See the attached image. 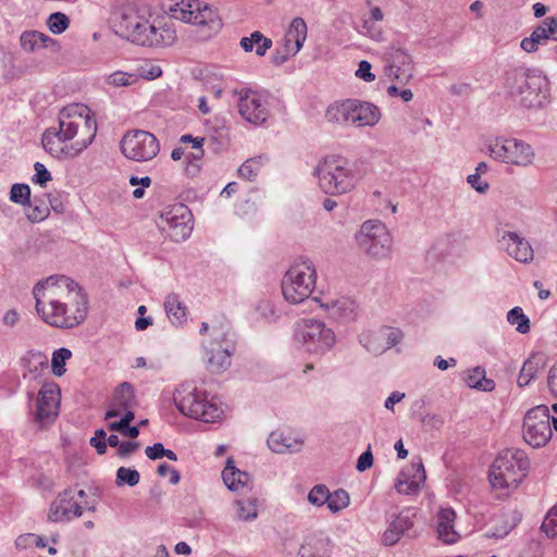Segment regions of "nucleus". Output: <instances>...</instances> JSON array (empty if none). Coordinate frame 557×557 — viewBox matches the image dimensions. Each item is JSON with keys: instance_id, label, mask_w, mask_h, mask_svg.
Wrapping results in <instances>:
<instances>
[{"instance_id": "2eb2a0df", "label": "nucleus", "mask_w": 557, "mask_h": 557, "mask_svg": "<svg viewBox=\"0 0 557 557\" xmlns=\"http://www.w3.org/2000/svg\"><path fill=\"white\" fill-rule=\"evenodd\" d=\"M172 17L185 23L208 26L211 32H219L222 21L207 4L198 0L181 1L171 9Z\"/></svg>"}, {"instance_id": "09e8293b", "label": "nucleus", "mask_w": 557, "mask_h": 557, "mask_svg": "<svg viewBox=\"0 0 557 557\" xmlns=\"http://www.w3.org/2000/svg\"><path fill=\"white\" fill-rule=\"evenodd\" d=\"M48 27L53 34H62L70 25V18L62 12L50 14L47 21Z\"/></svg>"}, {"instance_id": "c85d7f7f", "label": "nucleus", "mask_w": 557, "mask_h": 557, "mask_svg": "<svg viewBox=\"0 0 557 557\" xmlns=\"http://www.w3.org/2000/svg\"><path fill=\"white\" fill-rule=\"evenodd\" d=\"M355 101V127L374 126L381 119V110L371 102L352 99Z\"/></svg>"}, {"instance_id": "ddd939ff", "label": "nucleus", "mask_w": 557, "mask_h": 557, "mask_svg": "<svg viewBox=\"0 0 557 557\" xmlns=\"http://www.w3.org/2000/svg\"><path fill=\"white\" fill-rule=\"evenodd\" d=\"M550 414L545 405L530 409L523 419V438L532 447L545 446L552 438Z\"/></svg>"}, {"instance_id": "2f4dec72", "label": "nucleus", "mask_w": 557, "mask_h": 557, "mask_svg": "<svg viewBox=\"0 0 557 557\" xmlns=\"http://www.w3.org/2000/svg\"><path fill=\"white\" fill-rule=\"evenodd\" d=\"M269 448L276 454L298 451L302 442L284 434L283 432H272L268 437Z\"/></svg>"}, {"instance_id": "603ef678", "label": "nucleus", "mask_w": 557, "mask_h": 557, "mask_svg": "<svg viewBox=\"0 0 557 557\" xmlns=\"http://www.w3.org/2000/svg\"><path fill=\"white\" fill-rule=\"evenodd\" d=\"M30 209L26 213V218L30 223H39L44 221L49 215V209L44 203L36 205L32 203L27 205Z\"/></svg>"}, {"instance_id": "b1692460", "label": "nucleus", "mask_w": 557, "mask_h": 557, "mask_svg": "<svg viewBox=\"0 0 557 557\" xmlns=\"http://www.w3.org/2000/svg\"><path fill=\"white\" fill-rule=\"evenodd\" d=\"M426 475L423 463L421 461L411 463V466L403 470L397 479L395 488L400 494H413L419 491L421 484L425 482Z\"/></svg>"}, {"instance_id": "a19ab883", "label": "nucleus", "mask_w": 557, "mask_h": 557, "mask_svg": "<svg viewBox=\"0 0 557 557\" xmlns=\"http://www.w3.org/2000/svg\"><path fill=\"white\" fill-rule=\"evenodd\" d=\"M507 321L509 324L516 325V331L520 334L530 332V319L520 307H515L508 311Z\"/></svg>"}, {"instance_id": "bf43d9fd", "label": "nucleus", "mask_w": 557, "mask_h": 557, "mask_svg": "<svg viewBox=\"0 0 557 557\" xmlns=\"http://www.w3.org/2000/svg\"><path fill=\"white\" fill-rule=\"evenodd\" d=\"M380 331L381 333H384V341L387 345V349L397 345L403 337V334L398 329L383 327Z\"/></svg>"}, {"instance_id": "de8ad7c7", "label": "nucleus", "mask_w": 557, "mask_h": 557, "mask_svg": "<svg viewBox=\"0 0 557 557\" xmlns=\"http://www.w3.org/2000/svg\"><path fill=\"white\" fill-rule=\"evenodd\" d=\"M10 200L22 206L30 205V188L27 184H14L10 190Z\"/></svg>"}, {"instance_id": "3c124183", "label": "nucleus", "mask_w": 557, "mask_h": 557, "mask_svg": "<svg viewBox=\"0 0 557 557\" xmlns=\"http://www.w3.org/2000/svg\"><path fill=\"white\" fill-rule=\"evenodd\" d=\"M330 490L323 485H314L308 494V502L314 506L321 507L326 505Z\"/></svg>"}, {"instance_id": "9b49d317", "label": "nucleus", "mask_w": 557, "mask_h": 557, "mask_svg": "<svg viewBox=\"0 0 557 557\" xmlns=\"http://www.w3.org/2000/svg\"><path fill=\"white\" fill-rule=\"evenodd\" d=\"M356 239L359 248L372 258L383 259L391 252L392 236L386 226L379 221H366Z\"/></svg>"}, {"instance_id": "423d86ee", "label": "nucleus", "mask_w": 557, "mask_h": 557, "mask_svg": "<svg viewBox=\"0 0 557 557\" xmlns=\"http://www.w3.org/2000/svg\"><path fill=\"white\" fill-rule=\"evenodd\" d=\"M120 28L134 44L146 47H166L176 40V30L173 23H150L138 14H122Z\"/></svg>"}, {"instance_id": "6ab92c4d", "label": "nucleus", "mask_w": 557, "mask_h": 557, "mask_svg": "<svg viewBox=\"0 0 557 557\" xmlns=\"http://www.w3.org/2000/svg\"><path fill=\"white\" fill-rule=\"evenodd\" d=\"M60 388L55 383H45L38 394L36 420L40 424L49 423L57 417Z\"/></svg>"}, {"instance_id": "473e14b6", "label": "nucleus", "mask_w": 557, "mask_h": 557, "mask_svg": "<svg viewBox=\"0 0 557 557\" xmlns=\"http://www.w3.org/2000/svg\"><path fill=\"white\" fill-rule=\"evenodd\" d=\"M552 28H548L544 21L537 25L529 37L521 40L520 47L528 53L536 52L540 46H544L552 39Z\"/></svg>"}, {"instance_id": "ea45409f", "label": "nucleus", "mask_w": 557, "mask_h": 557, "mask_svg": "<svg viewBox=\"0 0 557 557\" xmlns=\"http://www.w3.org/2000/svg\"><path fill=\"white\" fill-rule=\"evenodd\" d=\"M307 37V24L301 17H295L288 30L286 32V38L288 42L294 40V50L299 51Z\"/></svg>"}, {"instance_id": "aec40b11", "label": "nucleus", "mask_w": 557, "mask_h": 557, "mask_svg": "<svg viewBox=\"0 0 557 557\" xmlns=\"http://www.w3.org/2000/svg\"><path fill=\"white\" fill-rule=\"evenodd\" d=\"M389 75L400 83H407L413 75L412 58L400 48L391 47L384 53Z\"/></svg>"}, {"instance_id": "5701e85b", "label": "nucleus", "mask_w": 557, "mask_h": 557, "mask_svg": "<svg viewBox=\"0 0 557 557\" xmlns=\"http://www.w3.org/2000/svg\"><path fill=\"white\" fill-rule=\"evenodd\" d=\"M500 242L507 253L518 262L529 263L533 260L532 246L517 232H504Z\"/></svg>"}, {"instance_id": "e2e57ef3", "label": "nucleus", "mask_w": 557, "mask_h": 557, "mask_svg": "<svg viewBox=\"0 0 557 557\" xmlns=\"http://www.w3.org/2000/svg\"><path fill=\"white\" fill-rule=\"evenodd\" d=\"M140 447L138 442H122L117 447V456L120 458H127Z\"/></svg>"}, {"instance_id": "680f3d73", "label": "nucleus", "mask_w": 557, "mask_h": 557, "mask_svg": "<svg viewBox=\"0 0 557 557\" xmlns=\"http://www.w3.org/2000/svg\"><path fill=\"white\" fill-rule=\"evenodd\" d=\"M372 465H373V455L371 451V447L369 446L368 449L359 456V458L357 460L356 469L359 472H363V471L368 470L369 468H371Z\"/></svg>"}, {"instance_id": "7c9ffc66", "label": "nucleus", "mask_w": 557, "mask_h": 557, "mask_svg": "<svg viewBox=\"0 0 557 557\" xmlns=\"http://www.w3.org/2000/svg\"><path fill=\"white\" fill-rule=\"evenodd\" d=\"M321 307H324L330 315L337 320L351 321L356 318L357 304L355 300L347 297L321 304Z\"/></svg>"}, {"instance_id": "f704fd0d", "label": "nucleus", "mask_w": 557, "mask_h": 557, "mask_svg": "<svg viewBox=\"0 0 557 557\" xmlns=\"http://www.w3.org/2000/svg\"><path fill=\"white\" fill-rule=\"evenodd\" d=\"M164 309L168 318L174 325L180 326L186 322V307L180 300L178 295H168L164 301Z\"/></svg>"}, {"instance_id": "58836bf2", "label": "nucleus", "mask_w": 557, "mask_h": 557, "mask_svg": "<svg viewBox=\"0 0 557 557\" xmlns=\"http://www.w3.org/2000/svg\"><path fill=\"white\" fill-rule=\"evenodd\" d=\"M48 41H52V39L37 30L24 32L20 37L21 47L26 52H35L41 48H46Z\"/></svg>"}, {"instance_id": "338daca9", "label": "nucleus", "mask_w": 557, "mask_h": 557, "mask_svg": "<svg viewBox=\"0 0 557 557\" xmlns=\"http://www.w3.org/2000/svg\"><path fill=\"white\" fill-rule=\"evenodd\" d=\"M547 385L550 393L557 396V361L550 368L547 376Z\"/></svg>"}, {"instance_id": "13d9d810", "label": "nucleus", "mask_w": 557, "mask_h": 557, "mask_svg": "<svg viewBox=\"0 0 557 557\" xmlns=\"http://www.w3.org/2000/svg\"><path fill=\"white\" fill-rule=\"evenodd\" d=\"M294 49V46L292 48H277L272 54V62L277 66L284 64L292 55L298 52Z\"/></svg>"}, {"instance_id": "4c0bfd02", "label": "nucleus", "mask_w": 557, "mask_h": 557, "mask_svg": "<svg viewBox=\"0 0 557 557\" xmlns=\"http://www.w3.org/2000/svg\"><path fill=\"white\" fill-rule=\"evenodd\" d=\"M384 338V333H381L380 330L366 331L359 336V342L369 352L380 355L387 350Z\"/></svg>"}, {"instance_id": "f257e3e1", "label": "nucleus", "mask_w": 557, "mask_h": 557, "mask_svg": "<svg viewBox=\"0 0 557 557\" xmlns=\"http://www.w3.org/2000/svg\"><path fill=\"white\" fill-rule=\"evenodd\" d=\"M36 311L44 322L59 329H72L87 317L88 297L65 275H52L33 288Z\"/></svg>"}, {"instance_id": "f03ea898", "label": "nucleus", "mask_w": 557, "mask_h": 557, "mask_svg": "<svg viewBox=\"0 0 557 557\" xmlns=\"http://www.w3.org/2000/svg\"><path fill=\"white\" fill-rule=\"evenodd\" d=\"M320 188L331 196L351 191L364 175L362 163L343 156H326L314 169Z\"/></svg>"}, {"instance_id": "69168bd1", "label": "nucleus", "mask_w": 557, "mask_h": 557, "mask_svg": "<svg viewBox=\"0 0 557 557\" xmlns=\"http://www.w3.org/2000/svg\"><path fill=\"white\" fill-rule=\"evenodd\" d=\"M164 446L162 443H154L152 446H147L145 449L146 456L151 460H157L163 457Z\"/></svg>"}, {"instance_id": "4d7b16f0", "label": "nucleus", "mask_w": 557, "mask_h": 557, "mask_svg": "<svg viewBox=\"0 0 557 557\" xmlns=\"http://www.w3.org/2000/svg\"><path fill=\"white\" fill-rule=\"evenodd\" d=\"M106 436L107 432L103 429H98L89 441L99 455H103L107 451Z\"/></svg>"}, {"instance_id": "72a5a7b5", "label": "nucleus", "mask_w": 557, "mask_h": 557, "mask_svg": "<svg viewBox=\"0 0 557 557\" xmlns=\"http://www.w3.org/2000/svg\"><path fill=\"white\" fill-rule=\"evenodd\" d=\"M546 362L542 354H532L523 363L519 376L518 385L520 387L528 386L530 382L536 376L537 372L544 369Z\"/></svg>"}, {"instance_id": "774afa93", "label": "nucleus", "mask_w": 557, "mask_h": 557, "mask_svg": "<svg viewBox=\"0 0 557 557\" xmlns=\"http://www.w3.org/2000/svg\"><path fill=\"white\" fill-rule=\"evenodd\" d=\"M422 422L426 426H431L432 429H440L443 425V420L437 414H425L422 418Z\"/></svg>"}, {"instance_id": "9d476101", "label": "nucleus", "mask_w": 557, "mask_h": 557, "mask_svg": "<svg viewBox=\"0 0 557 557\" xmlns=\"http://www.w3.org/2000/svg\"><path fill=\"white\" fill-rule=\"evenodd\" d=\"M173 400L183 414L206 423L215 422L223 414V410L216 404L208 400L205 392L196 388L187 391L181 386L175 391Z\"/></svg>"}, {"instance_id": "0eeeda50", "label": "nucleus", "mask_w": 557, "mask_h": 557, "mask_svg": "<svg viewBox=\"0 0 557 557\" xmlns=\"http://www.w3.org/2000/svg\"><path fill=\"white\" fill-rule=\"evenodd\" d=\"M530 460L521 449H504L494 459L488 480L495 488L517 487L527 476Z\"/></svg>"}, {"instance_id": "c756f323", "label": "nucleus", "mask_w": 557, "mask_h": 557, "mask_svg": "<svg viewBox=\"0 0 557 557\" xmlns=\"http://www.w3.org/2000/svg\"><path fill=\"white\" fill-rule=\"evenodd\" d=\"M297 557H330V539L323 534L308 535L300 545Z\"/></svg>"}, {"instance_id": "20e7f679", "label": "nucleus", "mask_w": 557, "mask_h": 557, "mask_svg": "<svg viewBox=\"0 0 557 557\" xmlns=\"http://www.w3.org/2000/svg\"><path fill=\"white\" fill-rule=\"evenodd\" d=\"M59 135L66 141L74 140L72 156L79 154L94 141L97 122L91 110L82 103H72L59 112Z\"/></svg>"}, {"instance_id": "1a4fd4ad", "label": "nucleus", "mask_w": 557, "mask_h": 557, "mask_svg": "<svg viewBox=\"0 0 557 557\" xmlns=\"http://www.w3.org/2000/svg\"><path fill=\"white\" fill-rule=\"evenodd\" d=\"M294 341L304 351L322 356L335 344V334L322 321L304 319L296 323Z\"/></svg>"}, {"instance_id": "4468645a", "label": "nucleus", "mask_w": 557, "mask_h": 557, "mask_svg": "<svg viewBox=\"0 0 557 557\" xmlns=\"http://www.w3.org/2000/svg\"><path fill=\"white\" fill-rule=\"evenodd\" d=\"M121 150L127 159L144 162L152 160L159 153L160 145L153 134L135 129L123 136Z\"/></svg>"}, {"instance_id": "e433bc0d", "label": "nucleus", "mask_w": 557, "mask_h": 557, "mask_svg": "<svg viewBox=\"0 0 557 557\" xmlns=\"http://www.w3.org/2000/svg\"><path fill=\"white\" fill-rule=\"evenodd\" d=\"M465 382L470 388L483 392H492L495 389V382L492 379H486L485 370L482 367H475L468 371L465 376Z\"/></svg>"}, {"instance_id": "864d4df0", "label": "nucleus", "mask_w": 557, "mask_h": 557, "mask_svg": "<svg viewBox=\"0 0 557 557\" xmlns=\"http://www.w3.org/2000/svg\"><path fill=\"white\" fill-rule=\"evenodd\" d=\"M196 150V152H193L187 157L188 163L186 172L189 176H196L201 170V160L205 156V151L202 148Z\"/></svg>"}, {"instance_id": "4be33fe9", "label": "nucleus", "mask_w": 557, "mask_h": 557, "mask_svg": "<svg viewBox=\"0 0 557 557\" xmlns=\"http://www.w3.org/2000/svg\"><path fill=\"white\" fill-rule=\"evenodd\" d=\"M137 406L138 400L134 386L129 382H123L114 388L112 397L108 401L104 420L109 421L112 418L119 417L121 409L136 408Z\"/></svg>"}, {"instance_id": "dca6fc26", "label": "nucleus", "mask_w": 557, "mask_h": 557, "mask_svg": "<svg viewBox=\"0 0 557 557\" xmlns=\"http://www.w3.org/2000/svg\"><path fill=\"white\" fill-rule=\"evenodd\" d=\"M239 114L253 125H262L270 117L267 96L251 89H242L238 92Z\"/></svg>"}, {"instance_id": "393cba45", "label": "nucleus", "mask_w": 557, "mask_h": 557, "mask_svg": "<svg viewBox=\"0 0 557 557\" xmlns=\"http://www.w3.org/2000/svg\"><path fill=\"white\" fill-rule=\"evenodd\" d=\"M355 101L352 99H345L342 101H335L331 103L325 111V120L337 126L342 127H348L354 126L355 127V115H354V108Z\"/></svg>"}, {"instance_id": "f8f14e48", "label": "nucleus", "mask_w": 557, "mask_h": 557, "mask_svg": "<svg viewBox=\"0 0 557 557\" xmlns=\"http://www.w3.org/2000/svg\"><path fill=\"white\" fill-rule=\"evenodd\" d=\"M490 156L500 162L528 166L533 162V148L516 138H496L488 145Z\"/></svg>"}, {"instance_id": "6e6d98bb", "label": "nucleus", "mask_w": 557, "mask_h": 557, "mask_svg": "<svg viewBox=\"0 0 557 557\" xmlns=\"http://www.w3.org/2000/svg\"><path fill=\"white\" fill-rule=\"evenodd\" d=\"M34 169H35V175L33 176V182L35 184H38L42 187L49 181H51V178H52L51 174L42 163L36 162L34 164Z\"/></svg>"}, {"instance_id": "0e129e2a", "label": "nucleus", "mask_w": 557, "mask_h": 557, "mask_svg": "<svg viewBox=\"0 0 557 557\" xmlns=\"http://www.w3.org/2000/svg\"><path fill=\"white\" fill-rule=\"evenodd\" d=\"M467 182L471 185L473 189H475L480 194H484L490 187V185L486 182L481 181L479 173L470 174L467 177Z\"/></svg>"}, {"instance_id": "49530a36", "label": "nucleus", "mask_w": 557, "mask_h": 557, "mask_svg": "<svg viewBox=\"0 0 557 557\" xmlns=\"http://www.w3.org/2000/svg\"><path fill=\"white\" fill-rule=\"evenodd\" d=\"M140 474L137 470L126 467H120L116 471L115 484L117 486H135L138 484Z\"/></svg>"}, {"instance_id": "bb28decb", "label": "nucleus", "mask_w": 557, "mask_h": 557, "mask_svg": "<svg viewBox=\"0 0 557 557\" xmlns=\"http://www.w3.org/2000/svg\"><path fill=\"white\" fill-rule=\"evenodd\" d=\"M44 149L54 158H74L72 156L73 145H66V140L59 135L55 128H48L41 137Z\"/></svg>"}, {"instance_id": "c9c22d12", "label": "nucleus", "mask_w": 557, "mask_h": 557, "mask_svg": "<svg viewBox=\"0 0 557 557\" xmlns=\"http://www.w3.org/2000/svg\"><path fill=\"white\" fill-rule=\"evenodd\" d=\"M239 45L245 52L252 51L253 47L256 46V54L263 57L272 47V40L263 36L259 30H256L249 37H243Z\"/></svg>"}, {"instance_id": "052dcab7", "label": "nucleus", "mask_w": 557, "mask_h": 557, "mask_svg": "<svg viewBox=\"0 0 557 557\" xmlns=\"http://www.w3.org/2000/svg\"><path fill=\"white\" fill-rule=\"evenodd\" d=\"M371 63L366 60H362L360 61L358 70L356 71V76L363 79L367 83L373 82L375 79V75L371 72Z\"/></svg>"}, {"instance_id": "7ed1b4c3", "label": "nucleus", "mask_w": 557, "mask_h": 557, "mask_svg": "<svg viewBox=\"0 0 557 557\" xmlns=\"http://www.w3.org/2000/svg\"><path fill=\"white\" fill-rule=\"evenodd\" d=\"M200 334L208 335L201 343L207 357V369L212 373L226 371L236 350L235 333L225 319L202 322Z\"/></svg>"}, {"instance_id": "a211bd4d", "label": "nucleus", "mask_w": 557, "mask_h": 557, "mask_svg": "<svg viewBox=\"0 0 557 557\" xmlns=\"http://www.w3.org/2000/svg\"><path fill=\"white\" fill-rule=\"evenodd\" d=\"M416 509L405 508L399 513L391 516L388 520V528L382 535V544L385 546H393L404 535L416 537L417 532L410 534L409 532L414 525Z\"/></svg>"}, {"instance_id": "8fccbe9b", "label": "nucleus", "mask_w": 557, "mask_h": 557, "mask_svg": "<svg viewBox=\"0 0 557 557\" xmlns=\"http://www.w3.org/2000/svg\"><path fill=\"white\" fill-rule=\"evenodd\" d=\"M541 530L549 539H554L557 536V504L547 512L541 525Z\"/></svg>"}, {"instance_id": "a878e982", "label": "nucleus", "mask_w": 557, "mask_h": 557, "mask_svg": "<svg viewBox=\"0 0 557 557\" xmlns=\"http://www.w3.org/2000/svg\"><path fill=\"white\" fill-rule=\"evenodd\" d=\"M456 512L451 508H442L436 516L437 537L445 544H455L460 535L455 530Z\"/></svg>"}, {"instance_id": "79ce46f5", "label": "nucleus", "mask_w": 557, "mask_h": 557, "mask_svg": "<svg viewBox=\"0 0 557 557\" xmlns=\"http://www.w3.org/2000/svg\"><path fill=\"white\" fill-rule=\"evenodd\" d=\"M257 498H240L235 500L237 506L238 518L244 521H249L257 518Z\"/></svg>"}, {"instance_id": "a18cd8bd", "label": "nucleus", "mask_w": 557, "mask_h": 557, "mask_svg": "<svg viewBox=\"0 0 557 557\" xmlns=\"http://www.w3.org/2000/svg\"><path fill=\"white\" fill-rule=\"evenodd\" d=\"M262 159L263 158L259 156L245 161L238 169L239 176L248 181H253L262 165Z\"/></svg>"}, {"instance_id": "37998d69", "label": "nucleus", "mask_w": 557, "mask_h": 557, "mask_svg": "<svg viewBox=\"0 0 557 557\" xmlns=\"http://www.w3.org/2000/svg\"><path fill=\"white\" fill-rule=\"evenodd\" d=\"M350 502L349 494L343 490L338 488L334 493L329 492V498L326 502V506L333 513H336L344 508L348 507Z\"/></svg>"}, {"instance_id": "412c9836", "label": "nucleus", "mask_w": 557, "mask_h": 557, "mask_svg": "<svg viewBox=\"0 0 557 557\" xmlns=\"http://www.w3.org/2000/svg\"><path fill=\"white\" fill-rule=\"evenodd\" d=\"M75 491L66 488L60 493L57 499L51 504L49 519L58 522L70 520L72 517H81L83 507L75 499Z\"/></svg>"}, {"instance_id": "f3484780", "label": "nucleus", "mask_w": 557, "mask_h": 557, "mask_svg": "<svg viewBox=\"0 0 557 557\" xmlns=\"http://www.w3.org/2000/svg\"><path fill=\"white\" fill-rule=\"evenodd\" d=\"M191 213L189 209L180 203L175 205L161 214V227L163 231H168L170 237L175 242L185 240L189 237L193 225Z\"/></svg>"}, {"instance_id": "cd10ccee", "label": "nucleus", "mask_w": 557, "mask_h": 557, "mask_svg": "<svg viewBox=\"0 0 557 557\" xmlns=\"http://www.w3.org/2000/svg\"><path fill=\"white\" fill-rule=\"evenodd\" d=\"M222 479L231 491L251 490L252 482L248 472L242 471L234 466L232 458H227L226 466L222 471Z\"/></svg>"}, {"instance_id": "5fc2aeb1", "label": "nucleus", "mask_w": 557, "mask_h": 557, "mask_svg": "<svg viewBox=\"0 0 557 557\" xmlns=\"http://www.w3.org/2000/svg\"><path fill=\"white\" fill-rule=\"evenodd\" d=\"M137 81V76L135 74L125 73V72H114L108 77V83L115 87L128 86Z\"/></svg>"}, {"instance_id": "39448f33", "label": "nucleus", "mask_w": 557, "mask_h": 557, "mask_svg": "<svg viewBox=\"0 0 557 557\" xmlns=\"http://www.w3.org/2000/svg\"><path fill=\"white\" fill-rule=\"evenodd\" d=\"M510 97L528 109L541 108L548 96V81L542 72L517 67L506 74Z\"/></svg>"}, {"instance_id": "6e6552de", "label": "nucleus", "mask_w": 557, "mask_h": 557, "mask_svg": "<svg viewBox=\"0 0 557 557\" xmlns=\"http://www.w3.org/2000/svg\"><path fill=\"white\" fill-rule=\"evenodd\" d=\"M317 280L315 269L309 259L296 260L282 280V293L290 304H299L313 292Z\"/></svg>"}, {"instance_id": "c03bdc74", "label": "nucleus", "mask_w": 557, "mask_h": 557, "mask_svg": "<svg viewBox=\"0 0 557 557\" xmlns=\"http://www.w3.org/2000/svg\"><path fill=\"white\" fill-rule=\"evenodd\" d=\"M71 357L72 351L65 347H61L52 354L51 367L54 375L61 376L65 373V362Z\"/></svg>"}]
</instances>
